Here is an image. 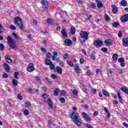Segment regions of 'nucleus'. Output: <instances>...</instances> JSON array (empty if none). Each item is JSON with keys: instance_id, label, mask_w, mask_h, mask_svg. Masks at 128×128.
<instances>
[{"instance_id": "nucleus-1", "label": "nucleus", "mask_w": 128, "mask_h": 128, "mask_svg": "<svg viewBox=\"0 0 128 128\" xmlns=\"http://www.w3.org/2000/svg\"><path fill=\"white\" fill-rule=\"evenodd\" d=\"M78 113H76V112H72L71 114V118L73 122H74L77 126H82V122L78 120Z\"/></svg>"}, {"instance_id": "nucleus-2", "label": "nucleus", "mask_w": 128, "mask_h": 128, "mask_svg": "<svg viewBox=\"0 0 128 128\" xmlns=\"http://www.w3.org/2000/svg\"><path fill=\"white\" fill-rule=\"evenodd\" d=\"M14 24H17L20 30H22L24 28V24H22V19L20 17H15L14 18Z\"/></svg>"}, {"instance_id": "nucleus-3", "label": "nucleus", "mask_w": 128, "mask_h": 128, "mask_svg": "<svg viewBox=\"0 0 128 128\" xmlns=\"http://www.w3.org/2000/svg\"><path fill=\"white\" fill-rule=\"evenodd\" d=\"M8 44L10 48H16V42L12 40V37L8 36L7 38Z\"/></svg>"}, {"instance_id": "nucleus-4", "label": "nucleus", "mask_w": 128, "mask_h": 128, "mask_svg": "<svg viewBox=\"0 0 128 128\" xmlns=\"http://www.w3.org/2000/svg\"><path fill=\"white\" fill-rule=\"evenodd\" d=\"M94 44L95 46H97L98 48H100V46H102L104 42L102 41V40H98L94 41Z\"/></svg>"}, {"instance_id": "nucleus-5", "label": "nucleus", "mask_w": 128, "mask_h": 128, "mask_svg": "<svg viewBox=\"0 0 128 128\" xmlns=\"http://www.w3.org/2000/svg\"><path fill=\"white\" fill-rule=\"evenodd\" d=\"M80 35L82 38L84 40H88V34L86 32L81 31L80 32Z\"/></svg>"}, {"instance_id": "nucleus-6", "label": "nucleus", "mask_w": 128, "mask_h": 128, "mask_svg": "<svg viewBox=\"0 0 128 128\" xmlns=\"http://www.w3.org/2000/svg\"><path fill=\"white\" fill-rule=\"evenodd\" d=\"M82 116L84 120H86V122H90V120H92V118H90V116H88V114H86L84 112H82Z\"/></svg>"}, {"instance_id": "nucleus-7", "label": "nucleus", "mask_w": 128, "mask_h": 128, "mask_svg": "<svg viewBox=\"0 0 128 128\" xmlns=\"http://www.w3.org/2000/svg\"><path fill=\"white\" fill-rule=\"evenodd\" d=\"M41 4H42L43 8H44V10H46V8H48V1L44 0H42Z\"/></svg>"}, {"instance_id": "nucleus-8", "label": "nucleus", "mask_w": 128, "mask_h": 128, "mask_svg": "<svg viewBox=\"0 0 128 128\" xmlns=\"http://www.w3.org/2000/svg\"><path fill=\"white\" fill-rule=\"evenodd\" d=\"M34 64L30 63L28 66V68H27L28 72H33V70H34Z\"/></svg>"}, {"instance_id": "nucleus-9", "label": "nucleus", "mask_w": 128, "mask_h": 128, "mask_svg": "<svg viewBox=\"0 0 128 128\" xmlns=\"http://www.w3.org/2000/svg\"><path fill=\"white\" fill-rule=\"evenodd\" d=\"M64 44L66 46H70L72 44V41L70 39H66L64 42Z\"/></svg>"}, {"instance_id": "nucleus-10", "label": "nucleus", "mask_w": 128, "mask_h": 128, "mask_svg": "<svg viewBox=\"0 0 128 128\" xmlns=\"http://www.w3.org/2000/svg\"><path fill=\"white\" fill-rule=\"evenodd\" d=\"M120 20L122 22H128V14H126L122 16L120 18Z\"/></svg>"}, {"instance_id": "nucleus-11", "label": "nucleus", "mask_w": 128, "mask_h": 128, "mask_svg": "<svg viewBox=\"0 0 128 128\" xmlns=\"http://www.w3.org/2000/svg\"><path fill=\"white\" fill-rule=\"evenodd\" d=\"M104 44L106 46H112L114 44L112 43V40L111 39H106L104 40Z\"/></svg>"}, {"instance_id": "nucleus-12", "label": "nucleus", "mask_w": 128, "mask_h": 128, "mask_svg": "<svg viewBox=\"0 0 128 128\" xmlns=\"http://www.w3.org/2000/svg\"><path fill=\"white\" fill-rule=\"evenodd\" d=\"M61 34L63 36V38L64 40L68 38V33L66 32V29H63L61 31Z\"/></svg>"}, {"instance_id": "nucleus-13", "label": "nucleus", "mask_w": 128, "mask_h": 128, "mask_svg": "<svg viewBox=\"0 0 128 128\" xmlns=\"http://www.w3.org/2000/svg\"><path fill=\"white\" fill-rule=\"evenodd\" d=\"M56 70L58 74H62V68L58 66H56Z\"/></svg>"}, {"instance_id": "nucleus-14", "label": "nucleus", "mask_w": 128, "mask_h": 128, "mask_svg": "<svg viewBox=\"0 0 128 128\" xmlns=\"http://www.w3.org/2000/svg\"><path fill=\"white\" fill-rule=\"evenodd\" d=\"M3 67L4 68L5 70L7 72H10V66H8V64L4 63L3 65Z\"/></svg>"}, {"instance_id": "nucleus-15", "label": "nucleus", "mask_w": 128, "mask_h": 128, "mask_svg": "<svg viewBox=\"0 0 128 128\" xmlns=\"http://www.w3.org/2000/svg\"><path fill=\"white\" fill-rule=\"evenodd\" d=\"M122 45L124 46H125L126 48L128 47V39L124 38L122 40Z\"/></svg>"}, {"instance_id": "nucleus-16", "label": "nucleus", "mask_w": 128, "mask_h": 128, "mask_svg": "<svg viewBox=\"0 0 128 128\" xmlns=\"http://www.w3.org/2000/svg\"><path fill=\"white\" fill-rule=\"evenodd\" d=\"M47 102L48 106L52 108V100L50 98H48Z\"/></svg>"}, {"instance_id": "nucleus-17", "label": "nucleus", "mask_w": 128, "mask_h": 128, "mask_svg": "<svg viewBox=\"0 0 128 128\" xmlns=\"http://www.w3.org/2000/svg\"><path fill=\"white\" fill-rule=\"evenodd\" d=\"M5 58L7 62H8V64H12V58H10L8 55H6L5 56Z\"/></svg>"}, {"instance_id": "nucleus-18", "label": "nucleus", "mask_w": 128, "mask_h": 128, "mask_svg": "<svg viewBox=\"0 0 128 128\" xmlns=\"http://www.w3.org/2000/svg\"><path fill=\"white\" fill-rule=\"evenodd\" d=\"M112 12L113 14H116L118 12V8H116V5H112Z\"/></svg>"}, {"instance_id": "nucleus-19", "label": "nucleus", "mask_w": 128, "mask_h": 128, "mask_svg": "<svg viewBox=\"0 0 128 128\" xmlns=\"http://www.w3.org/2000/svg\"><path fill=\"white\" fill-rule=\"evenodd\" d=\"M102 93L104 96H108L110 97V93L108 92V90L103 89L102 90Z\"/></svg>"}, {"instance_id": "nucleus-20", "label": "nucleus", "mask_w": 128, "mask_h": 128, "mask_svg": "<svg viewBox=\"0 0 128 128\" xmlns=\"http://www.w3.org/2000/svg\"><path fill=\"white\" fill-rule=\"evenodd\" d=\"M80 66L78 64H75V72L76 74H79L80 73Z\"/></svg>"}, {"instance_id": "nucleus-21", "label": "nucleus", "mask_w": 128, "mask_h": 128, "mask_svg": "<svg viewBox=\"0 0 128 128\" xmlns=\"http://www.w3.org/2000/svg\"><path fill=\"white\" fill-rule=\"evenodd\" d=\"M70 33L71 34H76V28L72 26H71Z\"/></svg>"}, {"instance_id": "nucleus-22", "label": "nucleus", "mask_w": 128, "mask_h": 128, "mask_svg": "<svg viewBox=\"0 0 128 128\" xmlns=\"http://www.w3.org/2000/svg\"><path fill=\"white\" fill-rule=\"evenodd\" d=\"M128 4V2H126V0H122L120 2V4L121 6H126V4Z\"/></svg>"}, {"instance_id": "nucleus-23", "label": "nucleus", "mask_w": 128, "mask_h": 128, "mask_svg": "<svg viewBox=\"0 0 128 128\" xmlns=\"http://www.w3.org/2000/svg\"><path fill=\"white\" fill-rule=\"evenodd\" d=\"M12 84L14 86H18V82L16 80V79H13L12 80Z\"/></svg>"}, {"instance_id": "nucleus-24", "label": "nucleus", "mask_w": 128, "mask_h": 128, "mask_svg": "<svg viewBox=\"0 0 128 128\" xmlns=\"http://www.w3.org/2000/svg\"><path fill=\"white\" fill-rule=\"evenodd\" d=\"M117 94L118 96V98L120 100V101L122 102V96H120V91L118 90L117 91Z\"/></svg>"}, {"instance_id": "nucleus-25", "label": "nucleus", "mask_w": 128, "mask_h": 128, "mask_svg": "<svg viewBox=\"0 0 128 128\" xmlns=\"http://www.w3.org/2000/svg\"><path fill=\"white\" fill-rule=\"evenodd\" d=\"M45 64H46L47 66H50V65L52 64V61L50 60L47 59L45 61Z\"/></svg>"}, {"instance_id": "nucleus-26", "label": "nucleus", "mask_w": 128, "mask_h": 128, "mask_svg": "<svg viewBox=\"0 0 128 128\" xmlns=\"http://www.w3.org/2000/svg\"><path fill=\"white\" fill-rule=\"evenodd\" d=\"M51 78H52V80H58V76L54 74H52L50 76Z\"/></svg>"}, {"instance_id": "nucleus-27", "label": "nucleus", "mask_w": 128, "mask_h": 128, "mask_svg": "<svg viewBox=\"0 0 128 128\" xmlns=\"http://www.w3.org/2000/svg\"><path fill=\"white\" fill-rule=\"evenodd\" d=\"M60 89L58 88H56L55 90H54V96H58V92H60Z\"/></svg>"}, {"instance_id": "nucleus-28", "label": "nucleus", "mask_w": 128, "mask_h": 128, "mask_svg": "<svg viewBox=\"0 0 128 128\" xmlns=\"http://www.w3.org/2000/svg\"><path fill=\"white\" fill-rule=\"evenodd\" d=\"M25 106L26 108H30V102L28 101L26 102Z\"/></svg>"}, {"instance_id": "nucleus-29", "label": "nucleus", "mask_w": 128, "mask_h": 128, "mask_svg": "<svg viewBox=\"0 0 128 128\" xmlns=\"http://www.w3.org/2000/svg\"><path fill=\"white\" fill-rule=\"evenodd\" d=\"M12 36L15 38L16 40H20V37L18 36L16 34V32H12Z\"/></svg>"}, {"instance_id": "nucleus-30", "label": "nucleus", "mask_w": 128, "mask_h": 128, "mask_svg": "<svg viewBox=\"0 0 128 128\" xmlns=\"http://www.w3.org/2000/svg\"><path fill=\"white\" fill-rule=\"evenodd\" d=\"M97 6L98 8H102L103 6L102 3V2H98L97 4Z\"/></svg>"}, {"instance_id": "nucleus-31", "label": "nucleus", "mask_w": 128, "mask_h": 128, "mask_svg": "<svg viewBox=\"0 0 128 128\" xmlns=\"http://www.w3.org/2000/svg\"><path fill=\"white\" fill-rule=\"evenodd\" d=\"M105 20L106 22H110V16H108V15L106 14H105Z\"/></svg>"}, {"instance_id": "nucleus-32", "label": "nucleus", "mask_w": 128, "mask_h": 128, "mask_svg": "<svg viewBox=\"0 0 128 128\" xmlns=\"http://www.w3.org/2000/svg\"><path fill=\"white\" fill-rule=\"evenodd\" d=\"M20 74H18V72H14V78H16V80H18V76Z\"/></svg>"}, {"instance_id": "nucleus-33", "label": "nucleus", "mask_w": 128, "mask_h": 128, "mask_svg": "<svg viewBox=\"0 0 128 128\" xmlns=\"http://www.w3.org/2000/svg\"><path fill=\"white\" fill-rule=\"evenodd\" d=\"M112 26H114V28H118V26H120V24L118 23V22H114L112 24Z\"/></svg>"}, {"instance_id": "nucleus-34", "label": "nucleus", "mask_w": 128, "mask_h": 128, "mask_svg": "<svg viewBox=\"0 0 128 128\" xmlns=\"http://www.w3.org/2000/svg\"><path fill=\"white\" fill-rule=\"evenodd\" d=\"M101 50L102 52H108V48L104 47L102 48Z\"/></svg>"}, {"instance_id": "nucleus-35", "label": "nucleus", "mask_w": 128, "mask_h": 128, "mask_svg": "<svg viewBox=\"0 0 128 128\" xmlns=\"http://www.w3.org/2000/svg\"><path fill=\"white\" fill-rule=\"evenodd\" d=\"M70 58V56H68V53H66L64 56V60H68Z\"/></svg>"}, {"instance_id": "nucleus-36", "label": "nucleus", "mask_w": 128, "mask_h": 128, "mask_svg": "<svg viewBox=\"0 0 128 128\" xmlns=\"http://www.w3.org/2000/svg\"><path fill=\"white\" fill-rule=\"evenodd\" d=\"M112 59L114 60H118V54H114L112 56Z\"/></svg>"}, {"instance_id": "nucleus-37", "label": "nucleus", "mask_w": 128, "mask_h": 128, "mask_svg": "<svg viewBox=\"0 0 128 128\" xmlns=\"http://www.w3.org/2000/svg\"><path fill=\"white\" fill-rule=\"evenodd\" d=\"M49 68L50 70H54V68H56V66L54 64H51L50 65H49Z\"/></svg>"}, {"instance_id": "nucleus-38", "label": "nucleus", "mask_w": 128, "mask_h": 128, "mask_svg": "<svg viewBox=\"0 0 128 128\" xmlns=\"http://www.w3.org/2000/svg\"><path fill=\"white\" fill-rule=\"evenodd\" d=\"M30 114V112H28V110H25L24 111V116H28V114Z\"/></svg>"}, {"instance_id": "nucleus-39", "label": "nucleus", "mask_w": 128, "mask_h": 128, "mask_svg": "<svg viewBox=\"0 0 128 128\" xmlns=\"http://www.w3.org/2000/svg\"><path fill=\"white\" fill-rule=\"evenodd\" d=\"M10 30H16V26H14V25H11L10 27Z\"/></svg>"}, {"instance_id": "nucleus-40", "label": "nucleus", "mask_w": 128, "mask_h": 128, "mask_svg": "<svg viewBox=\"0 0 128 128\" xmlns=\"http://www.w3.org/2000/svg\"><path fill=\"white\" fill-rule=\"evenodd\" d=\"M60 100L61 104H64L66 102V99L64 98H60Z\"/></svg>"}, {"instance_id": "nucleus-41", "label": "nucleus", "mask_w": 128, "mask_h": 128, "mask_svg": "<svg viewBox=\"0 0 128 128\" xmlns=\"http://www.w3.org/2000/svg\"><path fill=\"white\" fill-rule=\"evenodd\" d=\"M118 62H124V58H119L118 59Z\"/></svg>"}, {"instance_id": "nucleus-42", "label": "nucleus", "mask_w": 128, "mask_h": 128, "mask_svg": "<svg viewBox=\"0 0 128 128\" xmlns=\"http://www.w3.org/2000/svg\"><path fill=\"white\" fill-rule=\"evenodd\" d=\"M86 74L87 76H92V71H90V70H88L86 72Z\"/></svg>"}, {"instance_id": "nucleus-43", "label": "nucleus", "mask_w": 128, "mask_h": 128, "mask_svg": "<svg viewBox=\"0 0 128 128\" xmlns=\"http://www.w3.org/2000/svg\"><path fill=\"white\" fill-rule=\"evenodd\" d=\"M84 40H84H82V39L80 40V43L82 44V46H86V40Z\"/></svg>"}, {"instance_id": "nucleus-44", "label": "nucleus", "mask_w": 128, "mask_h": 128, "mask_svg": "<svg viewBox=\"0 0 128 128\" xmlns=\"http://www.w3.org/2000/svg\"><path fill=\"white\" fill-rule=\"evenodd\" d=\"M2 78H8V75L6 73H4L2 74Z\"/></svg>"}, {"instance_id": "nucleus-45", "label": "nucleus", "mask_w": 128, "mask_h": 128, "mask_svg": "<svg viewBox=\"0 0 128 128\" xmlns=\"http://www.w3.org/2000/svg\"><path fill=\"white\" fill-rule=\"evenodd\" d=\"M90 58L91 60H96V55H94V54H91Z\"/></svg>"}, {"instance_id": "nucleus-46", "label": "nucleus", "mask_w": 128, "mask_h": 128, "mask_svg": "<svg viewBox=\"0 0 128 128\" xmlns=\"http://www.w3.org/2000/svg\"><path fill=\"white\" fill-rule=\"evenodd\" d=\"M17 98L20 100H22V94H18L17 96Z\"/></svg>"}, {"instance_id": "nucleus-47", "label": "nucleus", "mask_w": 128, "mask_h": 128, "mask_svg": "<svg viewBox=\"0 0 128 128\" xmlns=\"http://www.w3.org/2000/svg\"><path fill=\"white\" fill-rule=\"evenodd\" d=\"M48 24H52V20L50 18H48L46 20Z\"/></svg>"}, {"instance_id": "nucleus-48", "label": "nucleus", "mask_w": 128, "mask_h": 128, "mask_svg": "<svg viewBox=\"0 0 128 128\" xmlns=\"http://www.w3.org/2000/svg\"><path fill=\"white\" fill-rule=\"evenodd\" d=\"M4 30V27L0 24V34H2V30Z\"/></svg>"}, {"instance_id": "nucleus-49", "label": "nucleus", "mask_w": 128, "mask_h": 128, "mask_svg": "<svg viewBox=\"0 0 128 128\" xmlns=\"http://www.w3.org/2000/svg\"><path fill=\"white\" fill-rule=\"evenodd\" d=\"M68 66H74V64L72 63V61L68 62Z\"/></svg>"}, {"instance_id": "nucleus-50", "label": "nucleus", "mask_w": 128, "mask_h": 128, "mask_svg": "<svg viewBox=\"0 0 128 128\" xmlns=\"http://www.w3.org/2000/svg\"><path fill=\"white\" fill-rule=\"evenodd\" d=\"M4 48V46L2 44H0V50H2Z\"/></svg>"}, {"instance_id": "nucleus-51", "label": "nucleus", "mask_w": 128, "mask_h": 128, "mask_svg": "<svg viewBox=\"0 0 128 128\" xmlns=\"http://www.w3.org/2000/svg\"><path fill=\"white\" fill-rule=\"evenodd\" d=\"M101 72H102V70H100V69L96 70V74H100Z\"/></svg>"}, {"instance_id": "nucleus-52", "label": "nucleus", "mask_w": 128, "mask_h": 128, "mask_svg": "<svg viewBox=\"0 0 128 128\" xmlns=\"http://www.w3.org/2000/svg\"><path fill=\"white\" fill-rule=\"evenodd\" d=\"M46 56L48 58H52V54L50 52H48L46 54Z\"/></svg>"}, {"instance_id": "nucleus-53", "label": "nucleus", "mask_w": 128, "mask_h": 128, "mask_svg": "<svg viewBox=\"0 0 128 128\" xmlns=\"http://www.w3.org/2000/svg\"><path fill=\"white\" fill-rule=\"evenodd\" d=\"M60 94L64 96V94H66V91H64V90H61L60 92Z\"/></svg>"}, {"instance_id": "nucleus-54", "label": "nucleus", "mask_w": 128, "mask_h": 128, "mask_svg": "<svg viewBox=\"0 0 128 128\" xmlns=\"http://www.w3.org/2000/svg\"><path fill=\"white\" fill-rule=\"evenodd\" d=\"M43 98H44L45 100H46V98H48V94L46 93H44L43 96Z\"/></svg>"}, {"instance_id": "nucleus-55", "label": "nucleus", "mask_w": 128, "mask_h": 128, "mask_svg": "<svg viewBox=\"0 0 128 128\" xmlns=\"http://www.w3.org/2000/svg\"><path fill=\"white\" fill-rule=\"evenodd\" d=\"M72 92H73V94H78V90H76V89H74L73 90H72Z\"/></svg>"}, {"instance_id": "nucleus-56", "label": "nucleus", "mask_w": 128, "mask_h": 128, "mask_svg": "<svg viewBox=\"0 0 128 128\" xmlns=\"http://www.w3.org/2000/svg\"><path fill=\"white\" fill-rule=\"evenodd\" d=\"M90 6L92 8H96V6L94 3H91Z\"/></svg>"}, {"instance_id": "nucleus-57", "label": "nucleus", "mask_w": 128, "mask_h": 128, "mask_svg": "<svg viewBox=\"0 0 128 128\" xmlns=\"http://www.w3.org/2000/svg\"><path fill=\"white\" fill-rule=\"evenodd\" d=\"M112 96L114 98H117L118 96H116V94H115L114 93H112Z\"/></svg>"}, {"instance_id": "nucleus-58", "label": "nucleus", "mask_w": 128, "mask_h": 128, "mask_svg": "<svg viewBox=\"0 0 128 128\" xmlns=\"http://www.w3.org/2000/svg\"><path fill=\"white\" fill-rule=\"evenodd\" d=\"M94 116H98V111H94Z\"/></svg>"}, {"instance_id": "nucleus-59", "label": "nucleus", "mask_w": 128, "mask_h": 128, "mask_svg": "<svg viewBox=\"0 0 128 128\" xmlns=\"http://www.w3.org/2000/svg\"><path fill=\"white\" fill-rule=\"evenodd\" d=\"M120 66H122V68H124V66H125L124 62H121L120 63Z\"/></svg>"}, {"instance_id": "nucleus-60", "label": "nucleus", "mask_w": 128, "mask_h": 128, "mask_svg": "<svg viewBox=\"0 0 128 128\" xmlns=\"http://www.w3.org/2000/svg\"><path fill=\"white\" fill-rule=\"evenodd\" d=\"M40 50H42V52H46V50L44 49V48H40Z\"/></svg>"}, {"instance_id": "nucleus-61", "label": "nucleus", "mask_w": 128, "mask_h": 128, "mask_svg": "<svg viewBox=\"0 0 128 128\" xmlns=\"http://www.w3.org/2000/svg\"><path fill=\"white\" fill-rule=\"evenodd\" d=\"M86 128H92V125H90V124H86Z\"/></svg>"}, {"instance_id": "nucleus-62", "label": "nucleus", "mask_w": 128, "mask_h": 128, "mask_svg": "<svg viewBox=\"0 0 128 128\" xmlns=\"http://www.w3.org/2000/svg\"><path fill=\"white\" fill-rule=\"evenodd\" d=\"M36 82H40V78L38 76H36Z\"/></svg>"}, {"instance_id": "nucleus-63", "label": "nucleus", "mask_w": 128, "mask_h": 128, "mask_svg": "<svg viewBox=\"0 0 128 128\" xmlns=\"http://www.w3.org/2000/svg\"><path fill=\"white\" fill-rule=\"evenodd\" d=\"M122 32H119L118 34V36L119 38H122Z\"/></svg>"}, {"instance_id": "nucleus-64", "label": "nucleus", "mask_w": 128, "mask_h": 128, "mask_svg": "<svg viewBox=\"0 0 128 128\" xmlns=\"http://www.w3.org/2000/svg\"><path fill=\"white\" fill-rule=\"evenodd\" d=\"M80 64H84V60L83 58H80Z\"/></svg>"}]
</instances>
